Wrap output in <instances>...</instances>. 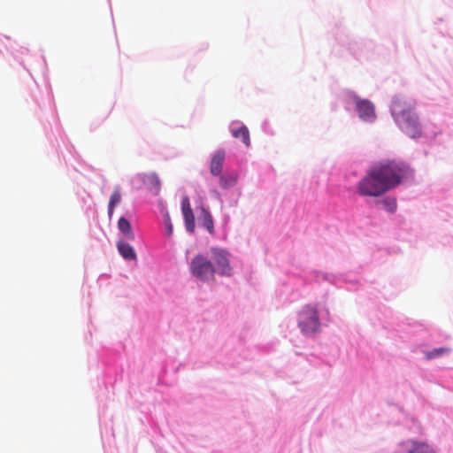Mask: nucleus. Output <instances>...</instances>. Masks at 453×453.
<instances>
[{
	"label": "nucleus",
	"instance_id": "1",
	"mask_svg": "<svg viewBox=\"0 0 453 453\" xmlns=\"http://www.w3.org/2000/svg\"><path fill=\"white\" fill-rule=\"evenodd\" d=\"M390 113L399 129L409 138L418 140L424 136L422 124L414 108L402 96H395L390 104Z\"/></svg>",
	"mask_w": 453,
	"mask_h": 453
},
{
	"label": "nucleus",
	"instance_id": "2",
	"mask_svg": "<svg viewBox=\"0 0 453 453\" xmlns=\"http://www.w3.org/2000/svg\"><path fill=\"white\" fill-rule=\"evenodd\" d=\"M387 192L413 177V171L408 164L394 159H386L373 165Z\"/></svg>",
	"mask_w": 453,
	"mask_h": 453
},
{
	"label": "nucleus",
	"instance_id": "3",
	"mask_svg": "<svg viewBox=\"0 0 453 453\" xmlns=\"http://www.w3.org/2000/svg\"><path fill=\"white\" fill-rule=\"evenodd\" d=\"M343 104L348 113L356 114L364 123L373 124L377 120L374 104L368 98L360 97L353 90L343 92Z\"/></svg>",
	"mask_w": 453,
	"mask_h": 453
},
{
	"label": "nucleus",
	"instance_id": "4",
	"mask_svg": "<svg viewBox=\"0 0 453 453\" xmlns=\"http://www.w3.org/2000/svg\"><path fill=\"white\" fill-rule=\"evenodd\" d=\"M120 354L119 350L111 348H103L98 352V357L105 365L104 383L113 385L122 379L123 367L118 364Z\"/></svg>",
	"mask_w": 453,
	"mask_h": 453
},
{
	"label": "nucleus",
	"instance_id": "5",
	"mask_svg": "<svg viewBox=\"0 0 453 453\" xmlns=\"http://www.w3.org/2000/svg\"><path fill=\"white\" fill-rule=\"evenodd\" d=\"M356 192L362 197L380 198L387 190L373 167H370L365 175L357 183Z\"/></svg>",
	"mask_w": 453,
	"mask_h": 453
},
{
	"label": "nucleus",
	"instance_id": "6",
	"mask_svg": "<svg viewBox=\"0 0 453 453\" xmlns=\"http://www.w3.org/2000/svg\"><path fill=\"white\" fill-rule=\"evenodd\" d=\"M322 304H307L299 312L297 318L298 327L305 336H313L320 329L319 311Z\"/></svg>",
	"mask_w": 453,
	"mask_h": 453
},
{
	"label": "nucleus",
	"instance_id": "7",
	"mask_svg": "<svg viewBox=\"0 0 453 453\" xmlns=\"http://www.w3.org/2000/svg\"><path fill=\"white\" fill-rule=\"evenodd\" d=\"M337 43L349 50L357 59L368 57L369 52L373 50L374 43L371 40L352 39L348 35H338L335 36Z\"/></svg>",
	"mask_w": 453,
	"mask_h": 453
},
{
	"label": "nucleus",
	"instance_id": "8",
	"mask_svg": "<svg viewBox=\"0 0 453 453\" xmlns=\"http://www.w3.org/2000/svg\"><path fill=\"white\" fill-rule=\"evenodd\" d=\"M190 274L202 282L215 278L214 264L203 253L196 254L189 263Z\"/></svg>",
	"mask_w": 453,
	"mask_h": 453
},
{
	"label": "nucleus",
	"instance_id": "9",
	"mask_svg": "<svg viewBox=\"0 0 453 453\" xmlns=\"http://www.w3.org/2000/svg\"><path fill=\"white\" fill-rule=\"evenodd\" d=\"M211 261L214 264L215 275L221 277H231L234 269L231 266V253L225 248H211Z\"/></svg>",
	"mask_w": 453,
	"mask_h": 453
},
{
	"label": "nucleus",
	"instance_id": "10",
	"mask_svg": "<svg viewBox=\"0 0 453 453\" xmlns=\"http://www.w3.org/2000/svg\"><path fill=\"white\" fill-rule=\"evenodd\" d=\"M311 276L316 283L328 282L336 288H342V284L346 282H349L353 286L357 283V280H349L346 273H331L314 270L311 273Z\"/></svg>",
	"mask_w": 453,
	"mask_h": 453
},
{
	"label": "nucleus",
	"instance_id": "11",
	"mask_svg": "<svg viewBox=\"0 0 453 453\" xmlns=\"http://www.w3.org/2000/svg\"><path fill=\"white\" fill-rule=\"evenodd\" d=\"M139 181L147 187V189L153 196H157L161 189V181L156 173H139L133 180V182Z\"/></svg>",
	"mask_w": 453,
	"mask_h": 453
},
{
	"label": "nucleus",
	"instance_id": "12",
	"mask_svg": "<svg viewBox=\"0 0 453 453\" xmlns=\"http://www.w3.org/2000/svg\"><path fill=\"white\" fill-rule=\"evenodd\" d=\"M226 156V153L223 148H218L210 154L209 171L211 176L221 174L224 170Z\"/></svg>",
	"mask_w": 453,
	"mask_h": 453
},
{
	"label": "nucleus",
	"instance_id": "13",
	"mask_svg": "<svg viewBox=\"0 0 453 453\" xmlns=\"http://www.w3.org/2000/svg\"><path fill=\"white\" fill-rule=\"evenodd\" d=\"M58 138L55 137L54 140L48 134H47V136H48V139H49L51 146L56 149L58 155L59 156L61 155L63 157V159L65 160V162L67 164L68 160H67L66 156L65 155L64 151L61 150V144L65 147V150L73 157H74V147L70 143V142L68 141L65 134L59 128H58Z\"/></svg>",
	"mask_w": 453,
	"mask_h": 453
},
{
	"label": "nucleus",
	"instance_id": "14",
	"mask_svg": "<svg viewBox=\"0 0 453 453\" xmlns=\"http://www.w3.org/2000/svg\"><path fill=\"white\" fill-rule=\"evenodd\" d=\"M228 129L234 138L240 139L247 148L250 146V131L245 124L240 120H233L230 122Z\"/></svg>",
	"mask_w": 453,
	"mask_h": 453
},
{
	"label": "nucleus",
	"instance_id": "15",
	"mask_svg": "<svg viewBox=\"0 0 453 453\" xmlns=\"http://www.w3.org/2000/svg\"><path fill=\"white\" fill-rule=\"evenodd\" d=\"M219 178V186L223 190H229L234 188L240 180L239 172L236 170L223 171L220 175H215Z\"/></svg>",
	"mask_w": 453,
	"mask_h": 453
},
{
	"label": "nucleus",
	"instance_id": "16",
	"mask_svg": "<svg viewBox=\"0 0 453 453\" xmlns=\"http://www.w3.org/2000/svg\"><path fill=\"white\" fill-rule=\"evenodd\" d=\"M117 228L119 234H121L127 241H134L135 239V234L131 222V214L129 212L119 218Z\"/></svg>",
	"mask_w": 453,
	"mask_h": 453
},
{
	"label": "nucleus",
	"instance_id": "17",
	"mask_svg": "<svg viewBox=\"0 0 453 453\" xmlns=\"http://www.w3.org/2000/svg\"><path fill=\"white\" fill-rule=\"evenodd\" d=\"M200 213L198 215V224L201 227L206 229L209 234H213L215 232L214 219L208 206H199Z\"/></svg>",
	"mask_w": 453,
	"mask_h": 453
},
{
	"label": "nucleus",
	"instance_id": "18",
	"mask_svg": "<svg viewBox=\"0 0 453 453\" xmlns=\"http://www.w3.org/2000/svg\"><path fill=\"white\" fill-rule=\"evenodd\" d=\"M116 247L120 257L127 262L136 261L137 253L134 248L127 242L125 239H120L117 242Z\"/></svg>",
	"mask_w": 453,
	"mask_h": 453
},
{
	"label": "nucleus",
	"instance_id": "19",
	"mask_svg": "<svg viewBox=\"0 0 453 453\" xmlns=\"http://www.w3.org/2000/svg\"><path fill=\"white\" fill-rule=\"evenodd\" d=\"M277 294L283 304L293 303L300 296L299 292L294 290L288 284H283L277 291Z\"/></svg>",
	"mask_w": 453,
	"mask_h": 453
},
{
	"label": "nucleus",
	"instance_id": "20",
	"mask_svg": "<svg viewBox=\"0 0 453 453\" xmlns=\"http://www.w3.org/2000/svg\"><path fill=\"white\" fill-rule=\"evenodd\" d=\"M376 205L390 214L395 213L397 210L396 199L392 196L383 195L380 198H377Z\"/></svg>",
	"mask_w": 453,
	"mask_h": 453
},
{
	"label": "nucleus",
	"instance_id": "21",
	"mask_svg": "<svg viewBox=\"0 0 453 453\" xmlns=\"http://www.w3.org/2000/svg\"><path fill=\"white\" fill-rule=\"evenodd\" d=\"M120 190H121L120 186L119 185H116L114 187L113 192L111 193V195L110 196V199H109V202H108V206H107V213H108V217H109L110 219L113 216L115 208L121 202V192H120Z\"/></svg>",
	"mask_w": 453,
	"mask_h": 453
},
{
	"label": "nucleus",
	"instance_id": "22",
	"mask_svg": "<svg viewBox=\"0 0 453 453\" xmlns=\"http://www.w3.org/2000/svg\"><path fill=\"white\" fill-rule=\"evenodd\" d=\"M451 352V349L448 347H438L432 349L422 350L426 360H433L449 355Z\"/></svg>",
	"mask_w": 453,
	"mask_h": 453
},
{
	"label": "nucleus",
	"instance_id": "23",
	"mask_svg": "<svg viewBox=\"0 0 453 453\" xmlns=\"http://www.w3.org/2000/svg\"><path fill=\"white\" fill-rule=\"evenodd\" d=\"M408 453H435V451L426 442L411 440Z\"/></svg>",
	"mask_w": 453,
	"mask_h": 453
},
{
	"label": "nucleus",
	"instance_id": "24",
	"mask_svg": "<svg viewBox=\"0 0 453 453\" xmlns=\"http://www.w3.org/2000/svg\"><path fill=\"white\" fill-rule=\"evenodd\" d=\"M7 50L11 52L15 60L19 62V65H22L25 70L28 71V68L25 64V60L18 55V53H20V55H27L28 53V50L25 47H19L18 49L17 46L14 45L7 46Z\"/></svg>",
	"mask_w": 453,
	"mask_h": 453
},
{
	"label": "nucleus",
	"instance_id": "25",
	"mask_svg": "<svg viewBox=\"0 0 453 453\" xmlns=\"http://www.w3.org/2000/svg\"><path fill=\"white\" fill-rule=\"evenodd\" d=\"M182 216L186 231L190 234H194L196 229V218L193 211L188 210V212H185Z\"/></svg>",
	"mask_w": 453,
	"mask_h": 453
},
{
	"label": "nucleus",
	"instance_id": "26",
	"mask_svg": "<svg viewBox=\"0 0 453 453\" xmlns=\"http://www.w3.org/2000/svg\"><path fill=\"white\" fill-rule=\"evenodd\" d=\"M381 313L383 314V319H380L382 320V326L386 329L393 327L395 325V322L393 321V311L389 308L384 307Z\"/></svg>",
	"mask_w": 453,
	"mask_h": 453
},
{
	"label": "nucleus",
	"instance_id": "27",
	"mask_svg": "<svg viewBox=\"0 0 453 453\" xmlns=\"http://www.w3.org/2000/svg\"><path fill=\"white\" fill-rule=\"evenodd\" d=\"M164 232L166 237H171L173 233V226L171 221L169 213L166 211L163 215Z\"/></svg>",
	"mask_w": 453,
	"mask_h": 453
},
{
	"label": "nucleus",
	"instance_id": "28",
	"mask_svg": "<svg viewBox=\"0 0 453 453\" xmlns=\"http://www.w3.org/2000/svg\"><path fill=\"white\" fill-rule=\"evenodd\" d=\"M180 209H181L182 214H184L185 212H188V210L189 211H193L191 206H190V202H189V198H188V196H184L181 198Z\"/></svg>",
	"mask_w": 453,
	"mask_h": 453
},
{
	"label": "nucleus",
	"instance_id": "29",
	"mask_svg": "<svg viewBox=\"0 0 453 453\" xmlns=\"http://www.w3.org/2000/svg\"><path fill=\"white\" fill-rule=\"evenodd\" d=\"M241 195H242V191H241V190H239V191H238V195H237L236 198H234V199L231 200V202H230V205H231V206H235V205H237V203H238V200H239V197L241 196Z\"/></svg>",
	"mask_w": 453,
	"mask_h": 453
},
{
	"label": "nucleus",
	"instance_id": "30",
	"mask_svg": "<svg viewBox=\"0 0 453 453\" xmlns=\"http://www.w3.org/2000/svg\"><path fill=\"white\" fill-rule=\"evenodd\" d=\"M34 101L39 108H41V109L42 108L43 104L41 101H39L36 97H34Z\"/></svg>",
	"mask_w": 453,
	"mask_h": 453
},
{
	"label": "nucleus",
	"instance_id": "31",
	"mask_svg": "<svg viewBox=\"0 0 453 453\" xmlns=\"http://www.w3.org/2000/svg\"><path fill=\"white\" fill-rule=\"evenodd\" d=\"M211 192L214 194L215 197H217V198L220 197V194L218 190L214 189V190H211Z\"/></svg>",
	"mask_w": 453,
	"mask_h": 453
},
{
	"label": "nucleus",
	"instance_id": "32",
	"mask_svg": "<svg viewBox=\"0 0 453 453\" xmlns=\"http://www.w3.org/2000/svg\"><path fill=\"white\" fill-rule=\"evenodd\" d=\"M229 219H230L229 216H226V217L224 218V223H225V224H227V223H228V221H229Z\"/></svg>",
	"mask_w": 453,
	"mask_h": 453
},
{
	"label": "nucleus",
	"instance_id": "33",
	"mask_svg": "<svg viewBox=\"0 0 453 453\" xmlns=\"http://www.w3.org/2000/svg\"><path fill=\"white\" fill-rule=\"evenodd\" d=\"M42 58L43 67L46 69L47 68L46 60H45L44 57H42Z\"/></svg>",
	"mask_w": 453,
	"mask_h": 453
},
{
	"label": "nucleus",
	"instance_id": "34",
	"mask_svg": "<svg viewBox=\"0 0 453 453\" xmlns=\"http://www.w3.org/2000/svg\"><path fill=\"white\" fill-rule=\"evenodd\" d=\"M2 54V50H0V55Z\"/></svg>",
	"mask_w": 453,
	"mask_h": 453
}]
</instances>
